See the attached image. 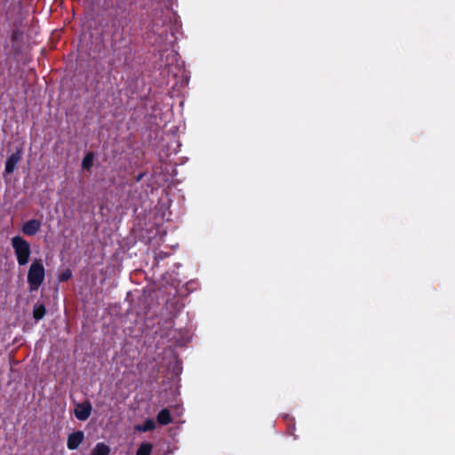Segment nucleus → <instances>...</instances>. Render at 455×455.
I'll return each instance as SVG.
<instances>
[{"mask_svg": "<svg viewBox=\"0 0 455 455\" xmlns=\"http://www.w3.org/2000/svg\"><path fill=\"white\" fill-rule=\"evenodd\" d=\"M44 267L42 263L37 260L34 261L28 273V283L30 291H37L44 280Z\"/></svg>", "mask_w": 455, "mask_h": 455, "instance_id": "obj_1", "label": "nucleus"}, {"mask_svg": "<svg viewBox=\"0 0 455 455\" xmlns=\"http://www.w3.org/2000/svg\"><path fill=\"white\" fill-rule=\"evenodd\" d=\"M94 156L92 152H89L85 155L82 162V167L84 170H90L93 164Z\"/></svg>", "mask_w": 455, "mask_h": 455, "instance_id": "obj_12", "label": "nucleus"}, {"mask_svg": "<svg viewBox=\"0 0 455 455\" xmlns=\"http://www.w3.org/2000/svg\"><path fill=\"white\" fill-rule=\"evenodd\" d=\"M156 428V422L153 419H147L143 424L134 426L135 431L138 432H148Z\"/></svg>", "mask_w": 455, "mask_h": 455, "instance_id": "obj_8", "label": "nucleus"}, {"mask_svg": "<svg viewBox=\"0 0 455 455\" xmlns=\"http://www.w3.org/2000/svg\"><path fill=\"white\" fill-rule=\"evenodd\" d=\"M72 277V271L69 268L64 269L58 275L59 282H67Z\"/></svg>", "mask_w": 455, "mask_h": 455, "instance_id": "obj_13", "label": "nucleus"}, {"mask_svg": "<svg viewBox=\"0 0 455 455\" xmlns=\"http://www.w3.org/2000/svg\"><path fill=\"white\" fill-rule=\"evenodd\" d=\"M40 228V220L34 219L23 224L22 232L27 235H34L39 231Z\"/></svg>", "mask_w": 455, "mask_h": 455, "instance_id": "obj_6", "label": "nucleus"}, {"mask_svg": "<svg viewBox=\"0 0 455 455\" xmlns=\"http://www.w3.org/2000/svg\"><path fill=\"white\" fill-rule=\"evenodd\" d=\"M22 38H23V32L17 28H13L12 33V41L13 43H15V42L21 41Z\"/></svg>", "mask_w": 455, "mask_h": 455, "instance_id": "obj_14", "label": "nucleus"}, {"mask_svg": "<svg viewBox=\"0 0 455 455\" xmlns=\"http://www.w3.org/2000/svg\"><path fill=\"white\" fill-rule=\"evenodd\" d=\"M110 447L105 443H98L92 450L90 455H109Z\"/></svg>", "mask_w": 455, "mask_h": 455, "instance_id": "obj_9", "label": "nucleus"}, {"mask_svg": "<svg viewBox=\"0 0 455 455\" xmlns=\"http://www.w3.org/2000/svg\"><path fill=\"white\" fill-rule=\"evenodd\" d=\"M22 148H18L16 152L12 153L6 160L4 172L11 174L14 172L17 164L22 158Z\"/></svg>", "mask_w": 455, "mask_h": 455, "instance_id": "obj_3", "label": "nucleus"}, {"mask_svg": "<svg viewBox=\"0 0 455 455\" xmlns=\"http://www.w3.org/2000/svg\"><path fill=\"white\" fill-rule=\"evenodd\" d=\"M152 259H153L152 265L154 266L157 262L158 258L154 257V258H152Z\"/></svg>", "mask_w": 455, "mask_h": 455, "instance_id": "obj_16", "label": "nucleus"}, {"mask_svg": "<svg viewBox=\"0 0 455 455\" xmlns=\"http://www.w3.org/2000/svg\"><path fill=\"white\" fill-rule=\"evenodd\" d=\"M153 445L150 443H142L139 446L136 455H151Z\"/></svg>", "mask_w": 455, "mask_h": 455, "instance_id": "obj_11", "label": "nucleus"}, {"mask_svg": "<svg viewBox=\"0 0 455 455\" xmlns=\"http://www.w3.org/2000/svg\"><path fill=\"white\" fill-rule=\"evenodd\" d=\"M46 314V308L44 304H36L33 308V317L35 320L39 321L44 318Z\"/></svg>", "mask_w": 455, "mask_h": 455, "instance_id": "obj_10", "label": "nucleus"}, {"mask_svg": "<svg viewBox=\"0 0 455 455\" xmlns=\"http://www.w3.org/2000/svg\"><path fill=\"white\" fill-rule=\"evenodd\" d=\"M92 413V404L89 401L78 403L75 409V416L79 420H86Z\"/></svg>", "mask_w": 455, "mask_h": 455, "instance_id": "obj_4", "label": "nucleus"}, {"mask_svg": "<svg viewBox=\"0 0 455 455\" xmlns=\"http://www.w3.org/2000/svg\"><path fill=\"white\" fill-rule=\"evenodd\" d=\"M84 440V433L81 430L71 433L68 436L67 447L68 450H76Z\"/></svg>", "mask_w": 455, "mask_h": 455, "instance_id": "obj_5", "label": "nucleus"}, {"mask_svg": "<svg viewBox=\"0 0 455 455\" xmlns=\"http://www.w3.org/2000/svg\"><path fill=\"white\" fill-rule=\"evenodd\" d=\"M18 263L20 266H24L28 262L29 258H17Z\"/></svg>", "mask_w": 455, "mask_h": 455, "instance_id": "obj_15", "label": "nucleus"}, {"mask_svg": "<svg viewBox=\"0 0 455 455\" xmlns=\"http://www.w3.org/2000/svg\"><path fill=\"white\" fill-rule=\"evenodd\" d=\"M12 246L15 250L16 256H29L30 247L27 241L20 236L12 238Z\"/></svg>", "mask_w": 455, "mask_h": 455, "instance_id": "obj_2", "label": "nucleus"}, {"mask_svg": "<svg viewBox=\"0 0 455 455\" xmlns=\"http://www.w3.org/2000/svg\"><path fill=\"white\" fill-rule=\"evenodd\" d=\"M156 420L163 426L170 424L172 421L170 411L168 409H162L156 416Z\"/></svg>", "mask_w": 455, "mask_h": 455, "instance_id": "obj_7", "label": "nucleus"}]
</instances>
